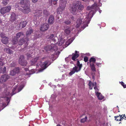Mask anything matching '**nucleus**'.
<instances>
[{"label": "nucleus", "instance_id": "nucleus-6", "mask_svg": "<svg viewBox=\"0 0 126 126\" xmlns=\"http://www.w3.org/2000/svg\"><path fill=\"white\" fill-rule=\"evenodd\" d=\"M77 66H75L73 67L72 70L69 73V75H71L75 72H78L81 69L82 65L80 64L79 62L78 61H77Z\"/></svg>", "mask_w": 126, "mask_h": 126}, {"label": "nucleus", "instance_id": "nucleus-13", "mask_svg": "<svg viewBox=\"0 0 126 126\" xmlns=\"http://www.w3.org/2000/svg\"><path fill=\"white\" fill-rule=\"evenodd\" d=\"M49 26L47 24H44L42 25L40 27V30L42 31H44L47 30L49 28Z\"/></svg>", "mask_w": 126, "mask_h": 126}, {"label": "nucleus", "instance_id": "nucleus-33", "mask_svg": "<svg viewBox=\"0 0 126 126\" xmlns=\"http://www.w3.org/2000/svg\"><path fill=\"white\" fill-rule=\"evenodd\" d=\"M6 68L5 66H4L3 68L2 69V67L1 69H0V73L3 72V73H5L6 71Z\"/></svg>", "mask_w": 126, "mask_h": 126}, {"label": "nucleus", "instance_id": "nucleus-52", "mask_svg": "<svg viewBox=\"0 0 126 126\" xmlns=\"http://www.w3.org/2000/svg\"><path fill=\"white\" fill-rule=\"evenodd\" d=\"M4 58L1 57L0 58V61L3 62V61L4 60Z\"/></svg>", "mask_w": 126, "mask_h": 126}, {"label": "nucleus", "instance_id": "nucleus-62", "mask_svg": "<svg viewBox=\"0 0 126 126\" xmlns=\"http://www.w3.org/2000/svg\"><path fill=\"white\" fill-rule=\"evenodd\" d=\"M74 17H71V18L72 19H73Z\"/></svg>", "mask_w": 126, "mask_h": 126}, {"label": "nucleus", "instance_id": "nucleus-56", "mask_svg": "<svg viewBox=\"0 0 126 126\" xmlns=\"http://www.w3.org/2000/svg\"><path fill=\"white\" fill-rule=\"evenodd\" d=\"M2 106H4V107H5L6 106V104L5 103H3L2 104Z\"/></svg>", "mask_w": 126, "mask_h": 126}, {"label": "nucleus", "instance_id": "nucleus-17", "mask_svg": "<svg viewBox=\"0 0 126 126\" xmlns=\"http://www.w3.org/2000/svg\"><path fill=\"white\" fill-rule=\"evenodd\" d=\"M16 19V15L15 13H12L10 16V21L12 22H13Z\"/></svg>", "mask_w": 126, "mask_h": 126}, {"label": "nucleus", "instance_id": "nucleus-36", "mask_svg": "<svg viewBox=\"0 0 126 126\" xmlns=\"http://www.w3.org/2000/svg\"><path fill=\"white\" fill-rule=\"evenodd\" d=\"M8 2V0H3L2 3L4 5H6Z\"/></svg>", "mask_w": 126, "mask_h": 126}, {"label": "nucleus", "instance_id": "nucleus-55", "mask_svg": "<svg viewBox=\"0 0 126 126\" xmlns=\"http://www.w3.org/2000/svg\"><path fill=\"white\" fill-rule=\"evenodd\" d=\"M27 55L28 57H29L31 56V55L30 54H28V53L27 54Z\"/></svg>", "mask_w": 126, "mask_h": 126}, {"label": "nucleus", "instance_id": "nucleus-32", "mask_svg": "<svg viewBox=\"0 0 126 126\" xmlns=\"http://www.w3.org/2000/svg\"><path fill=\"white\" fill-rule=\"evenodd\" d=\"M71 23V22L69 20H67L63 22V24L68 25Z\"/></svg>", "mask_w": 126, "mask_h": 126}, {"label": "nucleus", "instance_id": "nucleus-46", "mask_svg": "<svg viewBox=\"0 0 126 126\" xmlns=\"http://www.w3.org/2000/svg\"><path fill=\"white\" fill-rule=\"evenodd\" d=\"M17 88V87H14V89L12 90V93H13V94L12 95L14 94H15V93H14V91Z\"/></svg>", "mask_w": 126, "mask_h": 126}, {"label": "nucleus", "instance_id": "nucleus-45", "mask_svg": "<svg viewBox=\"0 0 126 126\" xmlns=\"http://www.w3.org/2000/svg\"><path fill=\"white\" fill-rule=\"evenodd\" d=\"M125 115L124 114V115H123V117L122 116L123 115H120V118L119 119V121H121V120H122L123 119V117Z\"/></svg>", "mask_w": 126, "mask_h": 126}, {"label": "nucleus", "instance_id": "nucleus-63", "mask_svg": "<svg viewBox=\"0 0 126 126\" xmlns=\"http://www.w3.org/2000/svg\"><path fill=\"white\" fill-rule=\"evenodd\" d=\"M101 4H99V6H101Z\"/></svg>", "mask_w": 126, "mask_h": 126}, {"label": "nucleus", "instance_id": "nucleus-27", "mask_svg": "<svg viewBox=\"0 0 126 126\" xmlns=\"http://www.w3.org/2000/svg\"><path fill=\"white\" fill-rule=\"evenodd\" d=\"M90 66L93 72H95L96 71V69L94 64L93 63H91L90 64Z\"/></svg>", "mask_w": 126, "mask_h": 126}, {"label": "nucleus", "instance_id": "nucleus-47", "mask_svg": "<svg viewBox=\"0 0 126 126\" xmlns=\"http://www.w3.org/2000/svg\"><path fill=\"white\" fill-rule=\"evenodd\" d=\"M84 59V61L85 62H87L88 60V58L87 57H85Z\"/></svg>", "mask_w": 126, "mask_h": 126}, {"label": "nucleus", "instance_id": "nucleus-30", "mask_svg": "<svg viewBox=\"0 0 126 126\" xmlns=\"http://www.w3.org/2000/svg\"><path fill=\"white\" fill-rule=\"evenodd\" d=\"M96 95L98 99L100 100L104 98V97L101 94V93L98 94V95Z\"/></svg>", "mask_w": 126, "mask_h": 126}, {"label": "nucleus", "instance_id": "nucleus-12", "mask_svg": "<svg viewBox=\"0 0 126 126\" xmlns=\"http://www.w3.org/2000/svg\"><path fill=\"white\" fill-rule=\"evenodd\" d=\"M76 6H77V10H82L84 8L83 6L81 4L80 2L79 1H77L76 2Z\"/></svg>", "mask_w": 126, "mask_h": 126}, {"label": "nucleus", "instance_id": "nucleus-48", "mask_svg": "<svg viewBox=\"0 0 126 126\" xmlns=\"http://www.w3.org/2000/svg\"><path fill=\"white\" fill-rule=\"evenodd\" d=\"M92 78L94 80L95 79V73H92Z\"/></svg>", "mask_w": 126, "mask_h": 126}, {"label": "nucleus", "instance_id": "nucleus-57", "mask_svg": "<svg viewBox=\"0 0 126 126\" xmlns=\"http://www.w3.org/2000/svg\"><path fill=\"white\" fill-rule=\"evenodd\" d=\"M38 0H32V1L34 3L35 2L37 1Z\"/></svg>", "mask_w": 126, "mask_h": 126}, {"label": "nucleus", "instance_id": "nucleus-64", "mask_svg": "<svg viewBox=\"0 0 126 126\" xmlns=\"http://www.w3.org/2000/svg\"><path fill=\"white\" fill-rule=\"evenodd\" d=\"M56 126H61L60 125H57Z\"/></svg>", "mask_w": 126, "mask_h": 126}, {"label": "nucleus", "instance_id": "nucleus-19", "mask_svg": "<svg viewBox=\"0 0 126 126\" xmlns=\"http://www.w3.org/2000/svg\"><path fill=\"white\" fill-rule=\"evenodd\" d=\"M33 32V29L31 28H29L26 32V34L27 36H29Z\"/></svg>", "mask_w": 126, "mask_h": 126}, {"label": "nucleus", "instance_id": "nucleus-18", "mask_svg": "<svg viewBox=\"0 0 126 126\" xmlns=\"http://www.w3.org/2000/svg\"><path fill=\"white\" fill-rule=\"evenodd\" d=\"M29 40V39L28 38H26L23 41L22 39L20 40L18 42V44L19 45H22L24 43H27V42Z\"/></svg>", "mask_w": 126, "mask_h": 126}, {"label": "nucleus", "instance_id": "nucleus-28", "mask_svg": "<svg viewBox=\"0 0 126 126\" xmlns=\"http://www.w3.org/2000/svg\"><path fill=\"white\" fill-rule=\"evenodd\" d=\"M64 32L67 35L69 34L70 32V28H68L67 29H65Z\"/></svg>", "mask_w": 126, "mask_h": 126}, {"label": "nucleus", "instance_id": "nucleus-61", "mask_svg": "<svg viewBox=\"0 0 126 126\" xmlns=\"http://www.w3.org/2000/svg\"><path fill=\"white\" fill-rule=\"evenodd\" d=\"M101 11H102L101 10H99V13H101Z\"/></svg>", "mask_w": 126, "mask_h": 126}, {"label": "nucleus", "instance_id": "nucleus-42", "mask_svg": "<svg viewBox=\"0 0 126 126\" xmlns=\"http://www.w3.org/2000/svg\"><path fill=\"white\" fill-rule=\"evenodd\" d=\"M74 40V39L72 38L69 39L68 40V41L69 42H69V43L68 44V45H69L71 43V42L73 41Z\"/></svg>", "mask_w": 126, "mask_h": 126}, {"label": "nucleus", "instance_id": "nucleus-38", "mask_svg": "<svg viewBox=\"0 0 126 126\" xmlns=\"http://www.w3.org/2000/svg\"><path fill=\"white\" fill-rule=\"evenodd\" d=\"M4 61H0V69H1L2 66L5 64V63L3 62Z\"/></svg>", "mask_w": 126, "mask_h": 126}, {"label": "nucleus", "instance_id": "nucleus-29", "mask_svg": "<svg viewBox=\"0 0 126 126\" xmlns=\"http://www.w3.org/2000/svg\"><path fill=\"white\" fill-rule=\"evenodd\" d=\"M88 85L89 87V88H90L91 89H92L94 85L95 86V84H94L93 83L90 81H89Z\"/></svg>", "mask_w": 126, "mask_h": 126}, {"label": "nucleus", "instance_id": "nucleus-51", "mask_svg": "<svg viewBox=\"0 0 126 126\" xmlns=\"http://www.w3.org/2000/svg\"><path fill=\"white\" fill-rule=\"evenodd\" d=\"M69 57H67L65 59V61L66 62H68V61L69 59Z\"/></svg>", "mask_w": 126, "mask_h": 126}, {"label": "nucleus", "instance_id": "nucleus-8", "mask_svg": "<svg viewBox=\"0 0 126 126\" xmlns=\"http://www.w3.org/2000/svg\"><path fill=\"white\" fill-rule=\"evenodd\" d=\"M11 8L10 6H8L3 7L0 9V13L2 14H4L10 11Z\"/></svg>", "mask_w": 126, "mask_h": 126}, {"label": "nucleus", "instance_id": "nucleus-58", "mask_svg": "<svg viewBox=\"0 0 126 126\" xmlns=\"http://www.w3.org/2000/svg\"><path fill=\"white\" fill-rule=\"evenodd\" d=\"M82 1L85 2H87L89 1L90 0H82Z\"/></svg>", "mask_w": 126, "mask_h": 126}, {"label": "nucleus", "instance_id": "nucleus-40", "mask_svg": "<svg viewBox=\"0 0 126 126\" xmlns=\"http://www.w3.org/2000/svg\"><path fill=\"white\" fill-rule=\"evenodd\" d=\"M58 0H51V2L54 5H55L57 3V1Z\"/></svg>", "mask_w": 126, "mask_h": 126}, {"label": "nucleus", "instance_id": "nucleus-54", "mask_svg": "<svg viewBox=\"0 0 126 126\" xmlns=\"http://www.w3.org/2000/svg\"><path fill=\"white\" fill-rule=\"evenodd\" d=\"M120 83H121V84L123 86L125 85L124 83L123 82H120Z\"/></svg>", "mask_w": 126, "mask_h": 126}, {"label": "nucleus", "instance_id": "nucleus-35", "mask_svg": "<svg viewBox=\"0 0 126 126\" xmlns=\"http://www.w3.org/2000/svg\"><path fill=\"white\" fill-rule=\"evenodd\" d=\"M43 14L44 15L47 16L49 14V12L46 10H44L43 11Z\"/></svg>", "mask_w": 126, "mask_h": 126}, {"label": "nucleus", "instance_id": "nucleus-60", "mask_svg": "<svg viewBox=\"0 0 126 126\" xmlns=\"http://www.w3.org/2000/svg\"><path fill=\"white\" fill-rule=\"evenodd\" d=\"M61 67L62 68H64V66H63V65H61Z\"/></svg>", "mask_w": 126, "mask_h": 126}, {"label": "nucleus", "instance_id": "nucleus-31", "mask_svg": "<svg viewBox=\"0 0 126 126\" xmlns=\"http://www.w3.org/2000/svg\"><path fill=\"white\" fill-rule=\"evenodd\" d=\"M64 42V41L63 39H61L58 43V45L60 46L62 45Z\"/></svg>", "mask_w": 126, "mask_h": 126}, {"label": "nucleus", "instance_id": "nucleus-24", "mask_svg": "<svg viewBox=\"0 0 126 126\" xmlns=\"http://www.w3.org/2000/svg\"><path fill=\"white\" fill-rule=\"evenodd\" d=\"M55 38V37H54L53 34H51L48 38V39L50 40L53 41L54 43L56 42V40Z\"/></svg>", "mask_w": 126, "mask_h": 126}, {"label": "nucleus", "instance_id": "nucleus-3", "mask_svg": "<svg viewBox=\"0 0 126 126\" xmlns=\"http://www.w3.org/2000/svg\"><path fill=\"white\" fill-rule=\"evenodd\" d=\"M30 2L29 0H21L20 2L21 9L23 12L28 13L30 11Z\"/></svg>", "mask_w": 126, "mask_h": 126}, {"label": "nucleus", "instance_id": "nucleus-4", "mask_svg": "<svg viewBox=\"0 0 126 126\" xmlns=\"http://www.w3.org/2000/svg\"><path fill=\"white\" fill-rule=\"evenodd\" d=\"M42 11L41 10H36L34 11L33 21L36 26H38L40 23V20L39 19V17L42 16Z\"/></svg>", "mask_w": 126, "mask_h": 126}, {"label": "nucleus", "instance_id": "nucleus-7", "mask_svg": "<svg viewBox=\"0 0 126 126\" xmlns=\"http://www.w3.org/2000/svg\"><path fill=\"white\" fill-rule=\"evenodd\" d=\"M58 49L56 45L53 44H52L51 45H48L44 47L46 51L49 50H57Z\"/></svg>", "mask_w": 126, "mask_h": 126}, {"label": "nucleus", "instance_id": "nucleus-15", "mask_svg": "<svg viewBox=\"0 0 126 126\" xmlns=\"http://www.w3.org/2000/svg\"><path fill=\"white\" fill-rule=\"evenodd\" d=\"M54 16L52 15H50L48 20V22L49 24H52L54 22Z\"/></svg>", "mask_w": 126, "mask_h": 126}, {"label": "nucleus", "instance_id": "nucleus-9", "mask_svg": "<svg viewBox=\"0 0 126 126\" xmlns=\"http://www.w3.org/2000/svg\"><path fill=\"white\" fill-rule=\"evenodd\" d=\"M20 64L24 66H25L27 63V62L24 60V57L23 56H20L19 60Z\"/></svg>", "mask_w": 126, "mask_h": 126}, {"label": "nucleus", "instance_id": "nucleus-2", "mask_svg": "<svg viewBox=\"0 0 126 126\" xmlns=\"http://www.w3.org/2000/svg\"><path fill=\"white\" fill-rule=\"evenodd\" d=\"M44 59V58L41 61L39 60V57L35 58L31 61L30 64L32 65H35L36 62L39 61V62L37 64L36 67L37 68L38 67H39V66H40L42 69L39 70V72H41L47 68L49 64V62L48 60H47L46 62L41 63L43 61V60Z\"/></svg>", "mask_w": 126, "mask_h": 126}, {"label": "nucleus", "instance_id": "nucleus-20", "mask_svg": "<svg viewBox=\"0 0 126 126\" xmlns=\"http://www.w3.org/2000/svg\"><path fill=\"white\" fill-rule=\"evenodd\" d=\"M82 22V19H77L76 21V27L77 28H78L80 26Z\"/></svg>", "mask_w": 126, "mask_h": 126}, {"label": "nucleus", "instance_id": "nucleus-5", "mask_svg": "<svg viewBox=\"0 0 126 126\" xmlns=\"http://www.w3.org/2000/svg\"><path fill=\"white\" fill-rule=\"evenodd\" d=\"M67 0H60L59 7L57 9V13L60 14L65 8L67 4Z\"/></svg>", "mask_w": 126, "mask_h": 126}, {"label": "nucleus", "instance_id": "nucleus-10", "mask_svg": "<svg viewBox=\"0 0 126 126\" xmlns=\"http://www.w3.org/2000/svg\"><path fill=\"white\" fill-rule=\"evenodd\" d=\"M77 6H76V2L73 4L70 10V11L74 15L76 14L77 11Z\"/></svg>", "mask_w": 126, "mask_h": 126}, {"label": "nucleus", "instance_id": "nucleus-43", "mask_svg": "<svg viewBox=\"0 0 126 126\" xmlns=\"http://www.w3.org/2000/svg\"><path fill=\"white\" fill-rule=\"evenodd\" d=\"M115 120H116V121H119V119L120 118V116H117L115 117Z\"/></svg>", "mask_w": 126, "mask_h": 126}, {"label": "nucleus", "instance_id": "nucleus-23", "mask_svg": "<svg viewBox=\"0 0 126 126\" xmlns=\"http://www.w3.org/2000/svg\"><path fill=\"white\" fill-rule=\"evenodd\" d=\"M97 84L95 82V86L94 87V89L95 90V93L96 95H97L98 94H100V93L98 92L99 90L97 88L96 86Z\"/></svg>", "mask_w": 126, "mask_h": 126}, {"label": "nucleus", "instance_id": "nucleus-53", "mask_svg": "<svg viewBox=\"0 0 126 126\" xmlns=\"http://www.w3.org/2000/svg\"><path fill=\"white\" fill-rule=\"evenodd\" d=\"M31 71L32 72V73L31 74H32L34 73L35 72V71H34V70L33 69L32 70H31Z\"/></svg>", "mask_w": 126, "mask_h": 126}, {"label": "nucleus", "instance_id": "nucleus-16", "mask_svg": "<svg viewBox=\"0 0 126 126\" xmlns=\"http://www.w3.org/2000/svg\"><path fill=\"white\" fill-rule=\"evenodd\" d=\"M79 52L76 51L75 54H73V56L72 58L73 60L75 61V59L78 57L79 56Z\"/></svg>", "mask_w": 126, "mask_h": 126}, {"label": "nucleus", "instance_id": "nucleus-1", "mask_svg": "<svg viewBox=\"0 0 126 126\" xmlns=\"http://www.w3.org/2000/svg\"><path fill=\"white\" fill-rule=\"evenodd\" d=\"M97 8V4L95 3H94L91 7L88 6L87 7V9L88 10H90L91 11L87 15V16L86 17V18L83 22V23H84V26L82 27V28L83 29H84L86 27L88 26L87 24L89 23L91 18L93 17L94 14V12L95 11H96V9Z\"/></svg>", "mask_w": 126, "mask_h": 126}, {"label": "nucleus", "instance_id": "nucleus-11", "mask_svg": "<svg viewBox=\"0 0 126 126\" xmlns=\"http://www.w3.org/2000/svg\"><path fill=\"white\" fill-rule=\"evenodd\" d=\"M9 76L8 75H4L0 79V82L2 83L7 81L9 79Z\"/></svg>", "mask_w": 126, "mask_h": 126}, {"label": "nucleus", "instance_id": "nucleus-26", "mask_svg": "<svg viewBox=\"0 0 126 126\" xmlns=\"http://www.w3.org/2000/svg\"><path fill=\"white\" fill-rule=\"evenodd\" d=\"M24 36L23 33L22 32H19L16 34V37L17 38H19L20 37H22Z\"/></svg>", "mask_w": 126, "mask_h": 126}, {"label": "nucleus", "instance_id": "nucleus-44", "mask_svg": "<svg viewBox=\"0 0 126 126\" xmlns=\"http://www.w3.org/2000/svg\"><path fill=\"white\" fill-rule=\"evenodd\" d=\"M15 65V63H14L13 62L10 64V67H14Z\"/></svg>", "mask_w": 126, "mask_h": 126}, {"label": "nucleus", "instance_id": "nucleus-25", "mask_svg": "<svg viewBox=\"0 0 126 126\" xmlns=\"http://www.w3.org/2000/svg\"><path fill=\"white\" fill-rule=\"evenodd\" d=\"M4 51L9 54H11L13 53V51L8 48L5 47L4 49Z\"/></svg>", "mask_w": 126, "mask_h": 126}, {"label": "nucleus", "instance_id": "nucleus-34", "mask_svg": "<svg viewBox=\"0 0 126 126\" xmlns=\"http://www.w3.org/2000/svg\"><path fill=\"white\" fill-rule=\"evenodd\" d=\"M96 60L93 57L91 58L90 60V63L92 62L93 63H95Z\"/></svg>", "mask_w": 126, "mask_h": 126}, {"label": "nucleus", "instance_id": "nucleus-39", "mask_svg": "<svg viewBox=\"0 0 126 126\" xmlns=\"http://www.w3.org/2000/svg\"><path fill=\"white\" fill-rule=\"evenodd\" d=\"M17 39L16 38V39H13L12 41V43L13 45L16 44L17 43Z\"/></svg>", "mask_w": 126, "mask_h": 126}, {"label": "nucleus", "instance_id": "nucleus-21", "mask_svg": "<svg viewBox=\"0 0 126 126\" xmlns=\"http://www.w3.org/2000/svg\"><path fill=\"white\" fill-rule=\"evenodd\" d=\"M27 23V22L25 21L21 22L19 24L20 27L22 28L25 27Z\"/></svg>", "mask_w": 126, "mask_h": 126}, {"label": "nucleus", "instance_id": "nucleus-37", "mask_svg": "<svg viewBox=\"0 0 126 126\" xmlns=\"http://www.w3.org/2000/svg\"><path fill=\"white\" fill-rule=\"evenodd\" d=\"M87 120V118L86 116L84 118L81 119V123H84Z\"/></svg>", "mask_w": 126, "mask_h": 126}, {"label": "nucleus", "instance_id": "nucleus-14", "mask_svg": "<svg viewBox=\"0 0 126 126\" xmlns=\"http://www.w3.org/2000/svg\"><path fill=\"white\" fill-rule=\"evenodd\" d=\"M19 72L18 68H15L13 70H11L10 72V74L12 76H13L15 75L16 73H17Z\"/></svg>", "mask_w": 126, "mask_h": 126}, {"label": "nucleus", "instance_id": "nucleus-50", "mask_svg": "<svg viewBox=\"0 0 126 126\" xmlns=\"http://www.w3.org/2000/svg\"><path fill=\"white\" fill-rule=\"evenodd\" d=\"M96 65H97L98 67H100L101 65V63H96Z\"/></svg>", "mask_w": 126, "mask_h": 126}, {"label": "nucleus", "instance_id": "nucleus-41", "mask_svg": "<svg viewBox=\"0 0 126 126\" xmlns=\"http://www.w3.org/2000/svg\"><path fill=\"white\" fill-rule=\"evenodd\" d=\"M24 86L23 85H21L19 87V88L18 89V92H20L21 90L22 89V88L24 87Z\"/></svg>", "mask_w": 126, "mask_h": 126}, {"label": "nucleus", "instance_id": "nucleus-22", "mask_svg": "<svg viewBox=\"0 0 126 126\" xmlns=\"http://www.w3.org/2000/svg\"><path fill=\"white\" fill-rule=\"evenodd\" d=\"M2 43L5 44H6L8 42V39L7 37H5L1 40Z\"/></svg>", "mask_w": 126, "mask_h": 126}, {"label": "nucleus", "instance_id": "nucleus-49", "mask_svg": "<svg viewBox=\"0 0 126 126\" xmlns=\"http://www.w3.org/2000/svg\"><path fill=\"white\" fill-rule=\"evenodd\" d=\"M5 35L3 33H1L0 34V36L2 38H4V37H5Z\"/></svg>", "mask_w": 126, "mask_h": 126}, {"label": "nucleus", "instance_id": "nucleus-59", "mask_svg": "<svg viewBox=\"0 0 126 126\" xmlns=\"http://www.w3.org/2000/svg\"><path fill=\"white\" fill-rule=\"evenodd\" d=\"M123 87L124 88H126V84H125L123 86Z\"/></svg>", "mask_w": 126, "mask_h": 126}]
</instances>
